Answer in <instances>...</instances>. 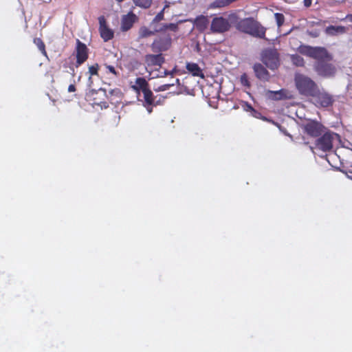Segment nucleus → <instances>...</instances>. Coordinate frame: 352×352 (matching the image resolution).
Instances as JSON below:
<instances>
[{"label":"nucleus","mask_w":352,"mask_h":352,"mask_svg":"<svg viewBox=\"0 0 352 352\" xmlns=\"http://www.w3.org/2000/svg\"><path fill=\"white\" fill-rule=\"evenodd\" d=\"M298 52L303 55L316 60L314 69L317 74L324 78L333 77L336 74V67L331 63L333 56L325 47L300 45Z\"/></svg>","instance_id":"nucleus-1"},{"label":"nucleus","mask_w":352,"mask_h":352,"mask_svg":"<svg viewBox=\"0 0 352 352\" xmlns=\"http://www.w3.org/2000/svg\"><path fill=\"white\" fill-rule=\"evenodd\" d=\"M229 19L231 23L239 32L256 38L266 39V28L252 17L240 19L236 14H231L229 15Z\"/></svg>","instance_id":"nucleus-2"},{"label":"nucleus","mask_w":352,"mask_h":352,"mask_svg":"<svg viewBox=\"0 0 352 352\" xmlns=\"http://www.w3.org/2000/svg\"><path fill=\"white\" fill-rule=\"evenodd\" d=\"M302 135L303 143L309 144L310 140H314L325 132L327 129L321 122L316 119H304L298 123Z\"/></svg>","instance_id":"nucleus-3"},{"label":"nucleus","mask_w":352,"mask_h":352,"mask_svg":"<svg viewBox=\"0 0 352 352\" xmlns=\"http://www.w3.org/2000/svg\"><path fill=\"white\" fill-rule=\"evenodd\" d=\"M338 138H339L338 134L327 128L325 132L314 140L313 145H309V148L314 153L315 150L321 151L323 153L330 152L333 148V142Z\"/></svg>","instance_id":"nucleus-4"},{"label":"nucleus","mask_w":352,"mask_h":352,"mask_svg":"<svg viewBox=\"0 0 352 352\" xmlns=\"http://www.w3.org/2000/svg\"><path fill=\"white\" fill-rule=\"evenodd\" d=\"M294 82L298 93L306 97H311L318 89V86L315 81L302 74L295 75Z\"/></svg>","instance_id":"nucleus-5"},{"label":"nucleus","mask_w":352,"mask_h":352,"mask_svg":"<svg viewBox=\"0 0 352 352\" xmlns=\"http://www.w3.org/2000/svg\"><path fill=\"white\" fill-rule=\"evenodd\" d=\"M168 30L177 32L179 30L178 23H162L158 28H155L154 30H151L146 26H142L138 30V38L140 39L146 38L158 32H164Z\"/></svg>","instance_id":"nucleus-6"},{"label":"nucleus","mask_w":352,"mask_h":352,"mask_svg":"<svg viewBox=\"0 0 352 352\" xmlns=\"http://www.w3.org/2000/svg\"><path fill=\"white\" fill-rule=\"evenodd\" d=\"M161 32L162 34L156 37L151 45V50L155 53H161L168 51L172 45V37L169 33Z\"/></svg>","instance_id":"nucleus-7"},{"label":"nucleus","mask_w":352,"mask_h":352,"mask_svg":"<svg viewBox=\"0 0 352 352\" xmlns=\"http://www.w3.org/2000/svg\"><path fill=\"white\" fill-rule=\"evenodd\" d=\"M261 56V61L272 70L277 69L280 65L279 54L275 48L264 49Z\"/></svg>","instance_id":"nucleus-8"},{"label":"nucleus","mask_w":352,"mask_h":352,"mask_svg":"<svg viewBox=\"0 0 352 352\" xmlns=\"http://www.w3.org/2000/svg\"><path fill=\"white\" fill-rule=\"evenodd\" d=\"M316 93L311 98L313 103L318 108H326L332 106L334 102V98L332 95L327 91H321L319 88Z\"/></svg>","instance_id":"nucleus-9"},{"label":"nucleus","mask_w":352,"mask_h":352,"mask_svg":"<svg viewBox=\"0 0 352 352\" xmlns=\"http://www.w3.org/2000/svg\"><path fill=\"white\" fill-rule=\"evenodd\" d=\"M164 62V56L161 53H157L156 54H148L144 57L145 68L149 73L157 70V68L160 67Z\"/></svg>","instance_id":"nucleus-10"},{"label":"nucleus","mask_w":352,"mask_h":352,"mask_svg":"<svg viewBox=\"0 0 352 352\" xmlns=\"http://www.w3.org/2000/svg\"><path fill=\"white\" fill-rule=\"evenodd\" d=\"M90 100L92 101V104L100 107L101 109H107L109 104L105 100L107 98V94L105 89L100 88L98 90L91 89L89 93Z\"/></svg>","instance_id":"nucleus-11"},{"label":"nucleus","mask_w":352,"mask_h":352,"mask_svg":"<svg viewBox=\"0 0 352 352\" xmlns=\"http://www.w3.org/2000/svg\"><path fill=\"white\" fill-rule=\"evenodd\" d=\"M76 63L75 66L78 67L82 65L89 58V49L87 45L81 42L79 39H76V46L75 48Z\"/></svg>","instance_id":"nucleus-12"},{"label":"nucleus","mask_w":352,"mask_h":352,"mask_svg":"<svg viewBox=\"0 0 352 352\" xmlns=\"http://www.w3.org/2000/svg\"><path fill=\"white\" fill-rule=\"evenodd\" d=\"M230 19H225L223 16L214 17L211 23V30L215 33H223L228 31L231 28Z\"/></svg>","instance_id":"nucleus-13"},{"label":"nucleus","mask_w":352,"mask_h":352,"mask_svg":"<svg viewBox=\"0 0 352 352\" xmlns=\"http://www.w3.org/2000/svg\"><path fill=\"white\" fill-rule=\"evenodd\" d=\"M138 21V16L132 11L129 12L121 17L120 30L122 32H127L133 25Z\"/></svg>","instance_id":"nucleus-14"},{"label":"nucleus","mask_w":352,"mask_h":352,"mask_svg":"<svg viewBox=\"0 0 352 352\" xmlns=\"http://www.w3.org/2000/svg\"><path fill=\"white\" fill-rule=\"evenodd\" d=\"M99 21V32L101 38L104 41L107 42L111 40L114 36L113 30L109 28L107 24L104 16H101L98 18Z\"/></svg>","instance_id":"nucleus-15"},{"label":"nucleus","mask_w":352,"mask_h":352,"mask_svg":"<svg viewBox=\"0 0 352 352\" xmlns=\"http://www.w3.org/2000/svg\"><path fill=\"white\" fill-rule=\"evenodd\" d=\"M142 94L144 98L143 106L149 113H151L152 111L153 107L157 106L158 103L157 102H155V97L150 88Z\"/></svg>","instance_id":"nucleus-16"},{"label":"nucleus","mask_w":352,"mask_h":352,"mask_svg":"<svg viewBox=\"0 0 352 352\" xmlns=\"http://www.w3.org/2000/svg\"><path fill=\"white\" fill-rule=\"evenodd\" d=\"M254 72L256 76L264 81H268L270 79V73L265 67L261 63H256L253 66Z\"/></svg>","instance_id":"nucleus-17"},{"label":"nucleus","mask_w":352,"mask_h":352,"mask_svg":"<svg viewBox=\"0 0 352 352\" xmlns=\"http://www.w3.org/2000/svg\"><path fill=\"white\" fill-rule=\"evenodd\" d=\"M131 88L138 94H140V91L142 93L148 89L149 84L147 80L142 77H139L135 79V85L131 86Z\"/></svg>","instance_id":"nucleus-18"},{"label":"nucleus","mask_w":352,"mask_h":352,"mask_svg":"<svg viewBox=\"0 0 352 352\" xmlns=\"http://www.w3.org/2000/svg\"><path fill=\"white\" fill-rule=\"evenodd\" d=\"M186 68L188 73L191 74L193 76L204 78V74L198 64L195 63H187Z\"/></svg>","instance_id":"nucleus-19"},{"label":"nucleus","mask_w":352,"mask_h":352,"mask_svg":"<svg viewBox=\"0 0 352 352\" xmlns=\"http://www.w3.org/2000/svg\"><path fill=\"white\" fill-rule=\"evenodd\" d=\"M111 104H117L121 102L122 98V92L120 89L115 88L111 89L107 95V98Z\"/></svg>","instance_id":"nucleus-20"},{"label":"nucleus","mask_w":352,"mask_h":352,"mask_svg":"<svg viewBox=\"0 0 352 352\" xmlns=\"http://www.w3.org/2000/svg\"><path fill=\"white\" fill-rule=\"evenodd\" d=\"M346 32V28L344 26L338 25H329L326 28L324 32L327 35L336 36L338 34H343Z\"/></svg>","instance_id":"nucleus-21"},{"label":"nucleus","mask_w":352,"mask_h":352,"mask_svg":"<svg viewBox=\"0 0 352 352\" xmlns=\"http://www.w3.org/2000/svg\"><path fill=\"white\" fill-rule=\"evenodd\" d=\"M194 25L199 31H204L207 28L208 19L204 15L198 16L194 21Z\"/></svg>","instance_id":"nucleus-22"},{"label":"nucleus","mask_w":352,"mask_h":352,"mask_svg":"<svg viewBox=\"0 0 352 352\" xmlns=\"http://www.w3.org/2000/svg\"><path fill=\"white\" fill-rule=\"evenodd\" d=\"M236 0H215L212 3H211L210 7L211 8H220L228 6L231 3L235 1Z\"/></svg>","instance_id":"nucleus-23"},{"label":"nucleus","mask_w":352,"mask_h":352,"mask_svg":"<svg viewBox=\"0 0 352 352\" xmlns=\"http://www.w3.org/2000/svg\"><path fill=\"white\" fill-rule=\"evenodd\" d=\"M134 4L143 9H148L151 6L152 0H133Z\"/></svg>","instance_id":"nucleus-24"},{"label":"nucleus","mask_w":352,"mask_h":352,"mask_svg":"<svg viewBox=\"0 0 352 352\" xmlns=\"http://www.w3.org/2000/svg\"><path fill=\"white\" fill-rule=\"evenodd\" d=\"M291 60L293 64L297 67H303L305 63L304 58L298 54L292 55Z\"/></svg>","instance_id":"nucleus-25"},{"label":"nucleus","mask_w":352,"mask_h":352,"mask_svg":"<svg viewBox=\"0 0 352 352\" xmlns=\"http://www.w3.org/2000/svg\"><path fill=\"white\" fill-rule=\"evenodd\" d=\"M102 65L105 69V73L107 74H111L114 77H118L120 75L119 72L116 70V67L113 65H109L106 63H104Z\"/></svg>","instance_id":"nucleus-26"},{"label":"nucleus","mask_w":352,"mask_h":352,"mask_svg":"<svg viewBox=\"0 0 352 352\" xmlns=\"http://www.w3.org/2000/svg\"><path fill=\"white\" fill-rule=\"evenodd\" d=\"M34 43L37 46L38 50L41 51L43 55L47 56V52L45 50V45L44 42L40 38H35L34 39Z\"/></svg>","instance_id":"nucleus-27"},{"label":"nucleus","mask_w":352,"mask_h":352,"mask_svg":"<svg viewBox=\"0 0 352 352\" xmlns=\"http://www.w3.org/2000/svg\"><path fill=\"white\" fill-rule=\"evenodd\" d=\"M179 80L178 78L175 80V82L164 84L158 87L155 89L156 91H164L168 90L171 87L174 86L175 84H179Z\"/></svg>","instance_id":"nucleus-28"},{"label":"nucleus","mask_w":352,"mask_h":352,"mask_svg":"<svg viewBox=\"0 0 352 352\" xmlns=\"http://www.w3.org/2000/svg\"><path fill=\"white\" fill-rule=\"evenodd\" d=\"M274 18L278 28L283 25L285 22V16L282 13H275Z\"/></svg>","instance_id":"nucleus-29"},{"label":"nucleus","mask_w":352,"mask_h":352,"mask_svg":"<svg viewBox=\"0 0 352 352\" xmlns=\"http://www.w3.org/2000/svg\"><path fill=\"white\" fill-rule=\"evenodd\" d=\"M99 65L96 63L89 67V73L91 76H98Z\"/></svg>","instance_id":"nucleus-30"},{"label":"nucleus","mask_w":352,"mask_h":352,"mask_svg":"<svg viewBox=\"0 0 352 352\" xmlns=\"http://www.w3.org/2000/svg\"><path fill=\"white\" fill-rule=\"evenodd\" d=\"M164 9H163L162 10H161L160 12H158L156 14V16L152 20V22H151L152 24L159 23L160 21H161L164 19Z\"/></svg>","instance_id":"nucleus-31"},{"label":"nucleus","mask_w":352,"mask_h":352,"mask_svg":"<svg viewBox=\"0 0 352 352\" xmlns=\"http://www.w3.org/2000/svg\"><path fill=\"white\" fill-rule=\"evenodd\" d=\"M241 82L244 86L250 87V85L246 74H243L241 76Z\"/></svg>","instance_id":"nucleus-32"},{"label":"nucleus","mask_w":352,"mask_h":352,"mask_svg":"<svg viewBox=\"0 0 352 352\" xmlns=\"http://www.w3.org/2000/svg\"><path fill=\"white\" fill-rule=\"evenodd\" d=\"M311 2H312V0H304V1H303L304 6H305L306 8H309V6H311Z\"/></svg>","instance_id":"nucleus-33"},{"label":"nucleus","mask_w":352,"mask_h":352,"mask_svg":"<svg viewBox=\"0 0 352 352\" xmlns=\"http://www.w3.org/2000/svg\"><path fill=\"white\" fill-rule=\"evenodd\" d=\"M76 91V86L73 84L69 85L68 91L69 92H74Z\"/></svg>","instance_id":"nucleus-34"},{"label":"nucleus","mask_w":352,"mask_h":352,"mask_svg":"<svg viewBox=\"0 0 352 352\" xmlns=\"http://www.w3.org/2000/svg\"><path fill=\"white\" fill-rule=\"evenodd\" d=\"M174 73H175V70H172V71L166 70V71H164V76H168V75L173 76Z\"/></svg>","instance_id":"nucleus-35"},{"label":"nucleus","mask_w":352,"mask_h":352,"mask_svg":"<svg viewBox=\"0 0 352 352\" xmlns=\"http://www.w3.org/2000/svg\"><path fill=\"white\" fill-rule=\"evenodd\" d=\"M346 19H348L350 22L352 23V14H347L346 16Z\"/></svg>","instance_id":"nucleus-36"},{"label":"nucleus","mask_w":352,"mask_h":352,"mask_svg":"<svg viewBox=\"0 0 352 352\" xmlns=\"http://www.w3.org/2000/svg\"><path fill=\"white\" fill-rule=\"evenodd\" d=\"M248 109L254 110V109L250 104H248Z\"/></svg>","instance_id":"nucleus-37"}]
</instances>
